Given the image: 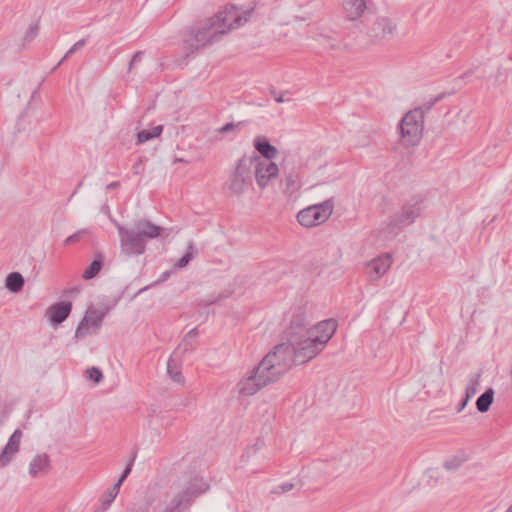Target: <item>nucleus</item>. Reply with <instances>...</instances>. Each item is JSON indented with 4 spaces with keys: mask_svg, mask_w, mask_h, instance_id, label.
Instances as JSON below:
<instances>
[{
    "mask_svg": "<svg viewBox=\"0 0 512 512\" xmlns=\"http://www.w3.org/2000/svg\"><path fill=\"white\" fill-rule=\"evenodd\" d=\"M142 56H143V52L141 51H138L136 52L133 57L131 58L130 62H129V66H128V72H131L132 71V68L135 64H137L138 62L141 61L142 59Z\"/></svg>",
    "mask_w": 512,
    "mask_h": 512,
    "instance_id": "42",
    "label": "nucleus"
},
{
    "mask_svg": "<svg viewBox=\"0 0 512 512\" xmlns=\"http://www.w3.org/2000/svg\"><path fill=\"white\" fill-rule=\"evenodd\" d=\"M480 377H481L480 373L471 375V377L469 379V383L465 389V397L470 399L477 393L478 386L480 383Z\"/></svg>",
    "mask_w": 512,
    "mask_h": 512,
    "instance_id": "31",
    "label": "nucleus"
},
{
    "mask_svg": "<svg viewBox=\"0 0 512 512\" xmlns=\"http://www.w3.org/2000/svg\"><path fill=\"white\" fill-rule=\"evenodd\" d=\"M167 373L169 377L176 383H184V377L177 361L171 356L167 361Z\"/></svg>",
    "mask_w": 512,
    "mask_h": 512,
    "instance_id": "25",
    "label": "nucleus"
},
{
    "mask_svg": "<svg viewBox=\"0 0 512 512\" xmlns=\"http://www.w3.org/2000/svg\"><path fill=\"white\" fill-rule=\"evenodd\" d=\"M319 42L325 49L340 50L342 48V43L329 35H320Z\"/></svg>",
    "mask_w": 512,
    "mask_h": 512,
    "instance_id": "32",
    "label": "nucleus"
},
{
    "mask_svg": "<svg viewBox=\"0 0 512 512\" xmlns=\"http://www.w3.org/2000/svg\"><path fill=\"white\" fill-rule=\"evenodd\" d=\"M366 9V0H342V12L349 21L359 19Z\"/></svg>",
    "mask_w": 512,
    "mask_h": 512,
    "instance_id": "18",
    "label": "nucleus"
},
{
    "mask_svg": "<svg viewBox=\"0 0 512 512\" xmlns=\"http://www.w3.org/2000/svg\"><path fill=\"white\" fill-rule=\"evenodd\" d=\"M337 324L334 320H324L305 334L289 338L285 344L291 349L292 363L305 364L315 358L334 335Z\"/></svg>",
    "mask_w": 512,
    "mask_h": 512,
    "instance_id": "1",
    "label": "nucleus"
},
{
    "mask_svg": "<svg viewBox=\"0 0 512 512\" xmlns=\"http://www.w3.org/2000/svg\"><path fill=\"white\" fill-rule=\"evenodd\" d=\"M421 211L422 199L413 197L403 206L400 215L391 220V223L396 227L410 225L420 216Z\"/></svg>",
    "mask_w": 512,
    "mask_h": 512,
    "instance_id": "12",
    "label": "nucleus"
},
{
    "mask_svg": "<svg viewBox=\"0 0 512 512\" xmlns=\"http://www.w3.org/2000/svg\"><path fill=\"white\" fill-rule=\"evenodd\" d=\"M462 464V460H460L459 458H451V459H448L444 462V468L448 471H454L456 469H458Z\"/></svg>",
    "mask_w": 512,
    "mask_h": 512,
    "instance_id": "39",
    "label": "nucleus"
},
{
    "mask_svg": "<svg viewBox=\"0 0 512 512\" xmlns=\"http://www.w3.org/2000/svg\"><path fill=\"white\" fill-rule=\"evenodd\" d=\"M396 24L387 17H380L375 20L369 30V36L375 40L391 39L396 33Z\"/></svg>",
    "mask_w": 512,
    "mask_h": 512,
    "instance_id": "14",
    "label": "nucleus"
},
{
    "mask_svg": "<svg viewBox=\"0 0 512 512\" xmlns=\"http://www.w3.org/2000/svg\"><path fill=\"white\" fill-rule=\"evenodd\" d=\"M50 457L46 453L37 454L29 463V475L36 478L49 472L51 464Z\"/></svg>",
    "mask_w": 512,
    "mask_h": 512,
    "instance_id": "20",
    "label": "nucleus"
},
{
    "mask_svg": "<svg viewBox=\"0 0 512 512\" xmlns=\"http://www.w3.org/2000/svg\"><path fill=\"white\" fill-rule=\"evenodd\" d=\"M506 512H512V505L508 508Z\"/></svg>",
    "mask_w": 512,
    "mask_h": 512,
    "instance_id": "47",
    "label": "nucleus"
},
{
    "mask_svg": "<svg viewBox=\"0 0 512 512\" xmlns=\"http://www.w3.org/2000/svg\"><path fill=\"white\" fill-rule=\"evenodd\" d=\"M469 400H470L469 398L465 397L463 399V401L459 404V406L457 408V412H461L465 408V406L467 405Z\"/></svg>",
    "mask_w": 512,
    "mask_h": 512,
    "instance_id": "44",
    "label": "nucleus"
},
{
    "mask_svg": "<svg viewBox=\"0 0 512 512\" xmlns=\"http://www.w3.org/2000/svg\"><path fill=\"white\" fill-rule=\"evenodd\" d=\"M285 191L292 194L301 186V172L299 168L283 166Z\"/></svg>",
    "mask_w": 512,
    "mask_h": 512,
    "instance_id": "19",
    "label": "nucleus"
},
{
    "mask_svg": "<svg viewBox=\"0 0 512 512\" xmlns=\"http://www.w3.org/2000/svg\"><path fill=\"white\" fill-rule=\"evenodd\" d=\"M438 98L427 105L407 112L400 122V141L404 146H416L422 139L424 130V114L436 103Z\"/></svg>",
    "mask_w": 512,
    "mask_h": 512,
    "instance_id": "6",
    "label": "nucleus"
},
{
    "mask_svg": "<svg viewBox=\"0 0 512 512\" xmlns=\"http://www.w3.org/2000/svg\"><path fill=\"white\" fill-rule=\"evenodd\" d=\"M24 286V278L19 272H11L7 275L5 287L13 293L19 292Z\"/></svg>",
    "mask_w": 512,
    "mask_h": 512,
    "instance_id": "23",
    "label": "nucleus"
},
{
    "mask_svg": "<svg viewBox=\"0 0 512 512\" xmlns=\"http://www.w3.org/2000/svg\"><path fill=\"white\" fill-rule=\"evenodd\" d=\"M275 101L277 103H283V102H285V99L280 95V96L275 97Z\"/></svg>",
    "mask_w": 512,
    "mask_h": 512,
    "instance_id": "46",
    "label": "nucleus"
},
{
    "mask_svg": "<svg viewBox=\"0 0 512 512\" xmlns=\"http://www.w3.org/2000/svg\"><path fill=\"white\" fill-rule=\"evenodd\" d=\"M39 32V25L37 23L32 24L26 31L23 42L24 44L32 42Z\"/></svg>",
    "mask_w": 512,
    "mask_h": 512,
    "instance_id": "36",
    "label": "nucleus"
},
{
    "mask_svg": "<svg viewBox=\"0 0 512 512\" xmlns=\"http://www.w3.org/2000/svg\"><path fill=\"white\" fill-rule=\"evenodd\" d=\"M301 489V484L299 481H288L281 483L274 487V489L271 491L273 494H284L288 493L292 490L299 491Z\"/></svg>",
    "mask_w": 512,
    "mask_h": 512,
    "instance_id": "29",
    "label": "nucleus"
},
{
    "mask_svg": "<svg viewBox=\"0 0 512 512\" xmlns=\"http://www.w3.org/2000/svg\"><path fill=\"white\" fill-rule=\"evenodd\" d=\"M292 365L291 349L286 344H278L261 362L253 368L265 386L279 380Z\"/></svg>",
    "mask_w": 512,
    "mask_h": 512,
    "instance_id": "4",
    "label": "nucleus"
},
{
    "mask_svg": "<svg viewBox=\"0 0 512 512\" xmlns=\"http://www.w3.org/2000/svg\"><path fill=\"white\" fill-rule=\"evenodd\" d=\"M307 319L305 313L298 309L292 315L289 327L286 330L287 341L289 338L299 337L306 333L310 328L307 327Z\"/></svg>",
    "mask_w": 512,
    "mask_h": 512,
    "instance_id": "17",
    "label": "nucleus"
},
{
    "mask_svg": "<svg viewBox=\"0 0 512 512\" xmlns=\"http://www.w3.org/2000/svg\"><path fill=\"white\" fill-rule=\"evenodd\" d=\"M119 186V182L115 181V182H111L110 184L107 185V189H115Z\"/></svg>",
    "mask_w": 512,
    "mask_h": 512,
    "instance_id": "45",
    "label": "nucleus"
},
{
    "mask_svg": "<svg viewBox=\"0 0 512 512\" xmlns=\"http://www.w3.org/2000/svg\"><path fill=\"white\" fill-rule=\"evenodd\" d=\"M226 34L224 28L218 27L211 18L195 23L183 32L182 41L185 50L192 53L208 44L218 41Z\"/></svg>",
    "mask_w": 512,
    "mask_h": 512,
    "instance_id": "5",
    "label": "nucleus"
},
{
    "mask_svg": "<svg viewBox=\"0 0 512 512\" xmlns=\"http://www.w3.org/2000/svg\"><path fill=\"white\" fill-rule=\"evenodd\" d=\"M171 275V271H164L160 274L158 279L154 282V284H161L169 279Z\"/></svg>",
    "mask_w": 512,
    "mask_h": 512,
    "instance_id": "43",
    "label": "nucleus"
},
{
    "mask_svg": "<svg viewBox=\"0 0 512 512\" xmlns=\"http://www.w3.org/2000/svg\"><path fill=\"white\" fill-rule=\"evenodd\" d=\"M86 44L85 39H81L77 41L63 56V58L60 60L58 65H60L63 61H65L67 58H69L73 53H75L78 49L82 48Z\"/></svg>",
    "mask_w": 512,
    "mask_h": 512,
    "instance_id": "38",
    "label": "nucleus"
},
{
    "mask_svg": "<svg viewBox=\"0 0 512 512\" xmlns=\"http://www.w3.org/2000/svg\"><path fill=\"white\" fill-rule=\"evenodd\" d=\"M103 264L102 255L98 254L97 259H95L83 272L82 277L85 280H90L94 278L101 270Z\"/></svg>",
    "mask_w": 512,
    "mask_h": 512,
    "instance_id": "28",
    "label": "nucleus"
},
{
    "mask_svg": "<svg viewBox=\"0 0 512 512\" xmlns=\"http://www.w3.org/2000/svg\"><path fill=\"white\" fill-rule=\"evenodd\" d=\"M242 124H243V122H238V123L230 122V123H226L225 125L220 127L217 131L219 133H222V134L230 133V132H233V131L237 130L240 126H242Z\"/></svg>",
    "mask_w": 512,
    "mask_h": 512,
    "instance_id": "40",
    "label": "nucleus"
},
{
    "mask_svg": "<svg viewBox=\"0 0 512 512\" xmlns=\"http://www.w3.org/2000/svg\"><path fill=\"white\" fill-rule=\"evenodd\" d=\"M334 206L333 198L308 206L298 212L297 221L305 228H312L321 225L330 218L333 213Z\"/></svg>",
    "mask_w": 512,
    "mask_h": 512,
    "instance_id": "8",
    "label": "nucleus"
},
{
    "mask_svg": "<svg viewBox=\"0 0 512 512\" xmlns=\"http://www.w3.org/2000/svg\"><path fill=\"white\" fill-rule=\"evenodd\" d=\"M87 234H89V230L88 229H80L77 232H75L74 234H72L69 237H67L64 240V245L68 246V245L75 244L78 241H80Z\"/></svg>",
    "mask_w": 512,
    "mask_h": 512,
    "instance_id": "35",
    "label": "nucleus"
},
{
    "mask_svg": "<svg viewBox=\"0 0 512 512\" xmlns=\"http://www.w3.org/2000/svg\"><path fill=\"white\" fill-rule=\"evenodd\" d=\"M210 489L208 480L197 471H184L170 486L165 512H184Z\"/></svg>",
    "mask_w": 512,
    "mask_h": 512,
    "instance_id": "2",
    "label": "nucleus"
},
{
    "mask_svg": "<svg viewBox=\"0 0 512 512\" xmlns=\"http://www.w3.org/2000/svg\"><path fill=\"white\" fill-rule=\"evenodd\" d=\"M162 130H163V126L157 125L151 129L140 131L137 134V144H142L151 139L159 137L162 133Z\"/></svg>",
    "mask_w": 512,
    "mask_h": 512,
    "instance_id": "26",
    "label": "nucleus"
},
{
    "mask_svg": "<svg viewBox=\"0 0 512 512\" xmlns=\"http://www.w3.org/2000/svg\"><path fill=\"white\" fill-rule=\"evenodd\" d=\"M103 319V312L88 310L75 331V338H85L96 334L102 326Z\"/></svg>",
    "mask_w": 512,
    "mask_h": 512,
    "instance_id": "10",
    "label": "nucleus"
},
{
    "mask_svg": "<svg viewBox=\"0 0 512 512\" xmlns=\"http://www.w3.org/2000/svg\"><path fill=\"white\" fill-rule=\"evenodd\" d=\"M135 460V455H133V457L131 458V460L128 462L126 468L124 469L122 475L120 476V478L117 480L116 483H119V486L121 487L122 483L124 482V480L128 477V475L130 474L131 470H132V465H133V462Z\"/></svg>",
    "mask_w": 512,
    "mask_h": 512,
    "instance_id": "41",
    "label": "nucleus"
},
{
    "mask_svg": "<svg viewBox=\"0 0 512 512\" xmlns=\"http://www.w3.org/2000/svg\"><path fill=\"white\" fill-rule=\"evenodd\" d=\"M86 373H87L89 379L94 381L95 383H99L103 378L101 370L96 367L88 368L86 370Z\"/></svg>",
    "mask_w": 512,
    "mask_h": 512,
    "instance_id": "37",
    "label": "nucleus"
},
{
    "mask_svg": "<svg viewBox=\"0 0 512 512\" xmlns=\"http://www.w3.org/2000/svg\"><path fill=\"white\" fill-rule=\"evenodd\" d=\"M253 159L242 157L226 182L229 192L237 197L242 196L252 186Z\"/></svg>",
    "mask_w": 512,
    "mask_h": 512,
    "instance_id": "7",
    "label": "nucleus"
},
{
    "mask_svg": "<svg viewBox=\"0 0 512 512\" xmlns=\"http://www.w3.org/2000/svg\"><path fill=\"white\" fill-rule=\"evenodd\" d=\"M263 387H265L264 383L258 378L253 369L248 371L237 383L238 394L243 397L253 396Z\"/></svg>",
    "mask_w": 512,
    "mask_h": 512,
    "instance_id": "15",
    "label": "nucleus"
},
{
    "mask_svg": "<svg viewBox=\"0 0 512 512\" xmlns=\"http://www.w3.org/2000/svg\"><path fill=\"white\" fill-rule=\"evenodd\" d=\"M251 158L253 159V162H256L255 179L257 185L263 189L268 186L272 179H275L278 176L279 168L274 162L261 160L259 157Z\"/></svg>",
    "mask_w": 512,
    "mask_h": 512,
    "instance_id": "11",
    "label": "nucleus"
},
{
    "mask_svg": "<svg viewBox=\"0 0 512 512\" xmlns=\"http://www.w3.org/2000/svg\"><path fill=\"white\" fill-rule=\"evenodd\" d=\"M254 147L268 161L275 158L278 154L277 148L271 145L264 137H257L254 140Z\"/></svg>",
    "mask_w": 512,
    "mask_h": 512,
    "instance_id": "22",
    "label": "nucleus"
},
{
    "mask_svg": "<svg viewBox=\"0 0 512 512\" xmlns=\"http://www.w3.org/2000/svg\"><path fill=\"white\" fill-rule=\"evenodd\" d=\"M120 490L119 483H115L112 487H110L101 497V508L103 510H107L111 503L115 500Z\"/></svg>",
    "mask_w": 512,
    "mask_h": 512,
    "instance_id": "27",
    "label": "nucleus"
},
{
    "mask_svg": "<svg viewBox=\"0 0 512 512\" xmlns=\"http://www.w3.org/2000/svg\"><path fill=\"white\" fill-rule=\"evenodd\" d=\"M393 263L392 256L389 253H384L369 261L366 265V274L369 281H378L383 277L391 268Z\"/></svg>",
    "mask_w": 512,
    "mask_h": 512,
    "instance_id": "13",
    "label": "nucleus"
},
{
    "mask_svg": "<svg viewBox=\"0 0 512 512\" xmlns=\"http://www.w3.org/2000/svg\"><path fill=\"white\" fill-rule=\"evenodd\" d=\"M253 9L242 10L235 5H226L211 20L226 33L232 29L243 26L249 19Z\"/></svg>",
    "mask_w": 512,
    "mask_h": 512,
    "instance_id": "9",
    "label": "nucleus"
},
{
    "mask_svg": "<svg viewBox=\"0 0 512 512\" xmlns=\"http://www.w3.org/2000/svg\"><path fill=\"white\" fill-rule=\"evenodd\" d=\"M22 431L16 429L0 453V467H6L20 449Z\"/></svg>",
    "mask_w": 512,
    "mask_h": 512,
    "instance_id": "16",
    "label": "nucleus"
},
{
    "mask_svg": "<svg viewBox=\"0 0 512 512\" xmlns=\"http://www.w3.org/2000/svg\"><path fill=\"white\" fill-rule=\"evenodd\" d=\"M494 400V390L488 388L483 394H481L476 400V408L480 413L487 412Z\"/></svg>",
    "mask_w": 512,
    "mask_h": 512,
    "instance_id": "24",
    "label": "nucleus"
},
{
    "mask_svg": "<svg viewBox=\"0 0 512 512\" xmlns=\"http://www.w3.org/2000/svg\"><path fill=\"white\" fill-rule=\"evenodd\" d=\"M120 236V247L126 256H138L145 252L146 241L160 236L165 228L148 220L137 221L132 229L116 224Z\"/></svg>",
    "mask_w": 512,
    "mask_h": 512,
    "instance_id": "3",
    "label": "nucleus"
},
{
    "mask_svg": "<svg viewBox=\"0 0 512 512\" xmlns=\"http://www.w3.org/2000/svg\"><path fill=\"white\" fill-rule=\"evenodd\" d=\"M72 309L70 302H58L48 309L51 322L60 324L67 319Z\"/></svg>",
    "mask_w": 512,
    "mask_h": 512,
    "instance_id": "21",
    "label": "nucleus"
},
{
    "mask_svg": "<svg viewBox=\"0 0 512 512\" xmlns=\"http://www.w3.org/2000/svg\"><path fill=\"white\" fill-rule=\"evenodd\" d=\"M193 249V244L190 243L186 253L175 263L176 268H183L192 260Z\"/></svg>",
    "mask_w": 512,
    "mask_h": 512,
    "instance_id": "34",
    "label": "nucleus"
},
{
    "mask_svg": "<svg viewBox=\"0 0 512 512\" xmlns=\"http://www.w3.org/2000/svg\"><path fill=\"white\" fill-rule=\"evenodd\" d=\"M198 335L197 328L191 329L185 338L182 340L180 347H183L185 351H191L194 348V343L192 342V339H195Z\"/></svg>",
    "mask_w": 512,
    "mask_h": 512,
    "instance_id": "33",
    "label": "nucleus"
},
{
    "mask_svg": "<svg viewBox=\"0 0 512 512\" xmlns=\"http://www.w3.org/2000/svg\"><path fill=\"white\" fill-rule=\"evenodd\" d=\"M441 479H442V474L439 469L431 468L425 472L424 482L429 487L436 486Z\"/></svg>",
    "mask_w": 512,
    "mask_h": 512,
    "instance_id": "30",
    "label": "nucleus"
}]
</instances>
